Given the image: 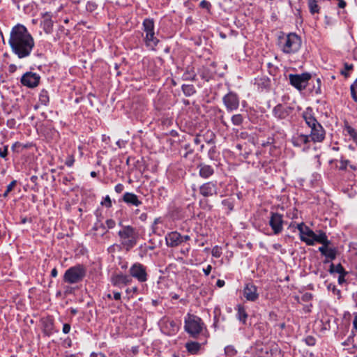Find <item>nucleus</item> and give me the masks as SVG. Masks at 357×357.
Listing matches in <instances>:
<instances>
[{
  "mask_svg": "<svg viewBox=\"0 0 357 357\" xmlns=\"http://www.w3.org/2000/svg\"><path fill=\"white\" fill-rule=\"evenodd\" d=\"M351 93L353 99L357 102V79L351 86Z\"/></svg>",
  "mask_w": 357,
  "mask_h": 357,
  "instance_id": "473e14b6",
  "label": "nucleus"
},
{
  "mask_svg": "<svg viewBox=\"0 0 357 357\" xmlns=\"http://www.w3.org/2000/svg\"><path fill=\"white\" fill-rule=\"evenodd\" d=\"M312 110L307 109L303 114L306 124L311 128L310 139L314 142H321L325 137V131L316 119L312 115Z\"/></svg>",
  "mask_w": 357,
  "mask_h": 357,
  "instance_id": "7ed1b4c3",
  "label": "nucleus"
},
{
  "mask_svg": "<svg viewBox=\"0 0 357 357\" xmlns=\"http://www.w3.org/2000/svg\"><path fill=\"white\" fill-rule=\"evenodd\" d=\"M86 275V268L82 264H77L67 269L63 275V281L73 284L82 282Z\"/></svg>",
  "mask_w": 357,
  "mask_h": 357,
  "instance_id": "39448f33",
  "label": "nucleus"
},
{
  "mask_svg": "<svg viewBox=\"0 0 357 357\" xmlns=\"http://www.w3.org/2000/svg\"><path fill=\"white\" fill-rule=\"evenodd\" d=\"M131 281V279L126 275L119 274L112 278L113 285L120 287L123 284H127Z\"/></svg>",
  "mask_w": 357,
  "mask_h": 357,
  "instance_id": "dca6fc26",
  "label": "nucleus"
},
{
  "mask_svg": "<svg viewBox=\"0 0 357 357\" xmlns=\"http://www.w3.org/2000/svg\"><path fill=\"white\" fill-rule=\"evenodd\" d=\"M167 270L169 273L172 272V273H176V265L173 264H169L167 267Z\"/></svg>",
  "mask_w": 357,
  "mask_h": 357,
  "instance_id": "603ef678",
  "label": "nucleus"
},
{
  "mask_svg": "<svg viewBox=\"0 0 357 357\" xmlns=\"http://www.w3.org/2000/svg\"><path fill=\"white\" fill-rule=\"evenodd\" d=\"M213 174V169L206 165H201L199 168V175L202 178H207Z\"/></svg>",
  "mask_w": 357,
  "mask_h": 357,
  "instance_id": "412c9836",
  "label": "nucleus"
},
{
  "mask_svg": "<svg viewBox=\"0 0 357 357\" xmlns=\"http://www.w3.org/2000/svg\"><path fill=\"white\" fill-rule=\"evenodd\" d=\"M66 357H77V354H68L66 355Z\"/></svg>",
  "mask_w": 357,
  "mask_h": 357,
  "instance_id": "774afa93",
  "label": "nucleus"
},
{
  "mask_svg": "<svg viewBox=\"0 0 357 357\" xmlns=\"http://www.w3.org/2000/svg\"><path fill=\"white\" fill-rule=\"evenodd\" d=\"M165 239L168 246L176 247L178 245V233L170 232L166 236Z\"/></svg>",
  "mask_w": 357,
  "mask_h": 357,
  "instance_id": "a211bd4d",
  "label": "nucleus"
},
{
  "mask_svg": "<svg viewBox=\"0 0 357 357\" xmlns=\"http://www.w3.org/2000/svg\"><path fill=\"white\" fill-rule=\"evenodd\" d=\"M307 5L311 14L319 13V6L317 4V0H308Z\"/></svg>",
  "mask_w": 357,
  "mask_h": 357,
  "instance_id": "a878e982",
  "label": "nucleus"
},
{
  "mask_svg": "<svg viewBox=\"0 0 357 357\" xmlns=\"http://www.w3.org/2000/svg\"><path fill=\"white\" fill-rule=\"evenodd\" d=\"M348 132L349 133V135L352 137L354 142L357 145V133H356V132L351 128H348Z\"/></svg>",
  "mask_w": 357,
  "mask_h": 357,
  "instance_id": "ea45409f",
  "label": "nucleus"
},
{
  "mask_svg": "<svg viewBox=\"0 0 357 357\" xmlns=\"http://www.w3.org/2000/svg\"><path fill=\"white\" fill-rule=\"evenodd\" d=\"M114 298L116 301H119L121 299V293L119 292H114Z\"/></svg>",
  "mask_w": 357,
  "mask_h": 357,
  "instance_id": "680f3d73",
  "label": "nucleus"
},
{
  "mask_svg": "<svg viewBox=\"0 0 357 357\" xmlns=\"http://www.w3.org/2000/svg\"><path fill=\"white\" fill-rule=\"evenodd\" d=\"M75 162V158H74V156L72 155H69L67 158H66V160L65 162V164L68 166V167H72L73 165Z\"/></svg>",
  "mask_w": 357,
  "mask_h": 357,
  "instance_id": "a19ab883",
  "label": "nucleus"
},
{
  "mask_svg": "<svg viewBox=\"0 0 357 357\" xmlns=\"http://www.w3.org/2000/svg\"><path fill=\"white\" fill-rule=\"evenodd\" d=\"M292 109L289 107H284L281 105H278L273 109V114L275 117L280 119H286L291 112Z\"/></svg>",
  "mask_w": 357,
  "mask_h": 357,
  "instance_id": "2eb2a0df",
  "label": "nucleus"
},
{
  "mask_svg": "<svg viewBox=\"0 0 357 357\" xmlns=\"http://www.w3.org/2000/svg\"><path fill=\"white\" fill-rule=\"evenodd\" d=\"M216 284L219 287H222L225 285V281L222 280H218L216 282Z\"/></svg>",
  "mask_w": 357,
  "mask_h": 357,
  "instance_id": "052dcab7",
  "label": "nucleus"
},
{
  "mask_svg": "<svg viewBox=\"0 0 357 357\" xmlns=\"http://www.w3.org/2000/svg\"><path fill=\"white\" fill-rule=\"evenodd\" d=\"M347 274H342V275H340L339 278H338V282L340 284H342L344 282V276L346 275Z\"/></svg>",
  "mask_w": 357,
  "mask_h": 357,
  "instance_id": "13d9d810",
  "label": "nucleus"
},
{
  "mask_svg": "<svg viewBox=\"0 0 357 357\" xmlns=\"http://www.w3.org/2000/svg\"><path fill=\"white\" fill-rule=\"evenodd\" d=\"M222 254L221 249L218 246H215L212 250V255L216 258L220 257Z\"/></svg>",
  "mask_w": 357,
  "mask_h": 357,
  "instance_id": "4c0bfd02",
  "label": "nucleus"
},
{
  "mask_svg": "<svg viewBox=\"0 0 357 357\" xmlns=\"http://www.w3.org/2000/svg\"><path fill=\"white\" fill-rule=\"evenodd\" d=\"M182 89H183V93L186 96H191L192 94H193L195 93V89L191 85H185V84H183L182 86Z\"/></svg>",
  "mask_w": 357,
  "mask_h": 357,
  "instance_id": "7c9ffc66",
  "label": "nucleus"
},
{
  "mask_svg": "<svg viewBox=\"0 0 357 357\" xmlns=\"http://www.w3.org/2000/svg\"><path fill=\"white\" fill-rule=\"evenodd\" d=\"M7 124L8 126L12 127L13 126H14L15 124V121L14 119H10V120L8 121Z\"/></svg>",
  "mask_w": 357,
  "mask_h": 357,
  "instance_id": "e2e57ef3",
  "label": "nucleus"
},
{
  "mask_svg": "<svg viewBox=\"0 0 357 357\" xmlns=\"http://www.w3.org/2000/svg\"><path fill=\"white\" fill-rule=\"evenodd\" d=\"M123 189H124V186H123V184H121V183H119V184H117V185L115 186V188H114V190H115V191H116L117 193H121V192H123Z\"/></svg>",
  "mask_w": 357,
  "mask_h": 357,
  "instance_id": "8fccbe9b",
  "label": "nucleus"
},
{
  "mask_svg": "<svg viewBox=\"0 0 357 357\" xmlns=\"http://www.w3.org/2000/svg\"><path fill=\"white\" fill-rule=\"evenodd\" d=\"M319 242L322 244H329L330 241L328 240L325 233H321L319 235L316 234L314 242Z\"/></svg>",
  "mask_w": 357,
  "mask_h": 357,
  "instance_id": "c85d7f7f",
  "label": "nucleus"
},
{
  "mask_svg": "<svg viewBox=\"0 0 357 357\" xmlns=\"http://www.w3.org/2000/svg\"><path fill=\"white\" fill-rule=\"evenodd\" d=\"M70 331V325L68 324H64L63 326L62 331L65 334H68Z\"/></svg>",
  "mask_w": 357,
  "mask_h": 357,
  "instance_id": "3c124183",
  "label": "nucleus"
},
{
  "mask_svg": "<svg viewBox=\"0 0 357 357\" xmlns=\"http://www.w3.org/2000/svg\"><path fill=\"white\" fill-rule=\"evenodd\" d=\"M225 352L227 357H232L236 354L235 349L231 346L226 347L225 349Z\"/></svg>",
  "mask_w": 357,
  "mask_h": 357,
  "instance_id": "c9c22d12",
  "label": "nucleus"
},
{
  "mask_svg": "<svg viewBox=\"0 0 357 357\" xmlns=\"http://www.w3.org/2000/svg\"><path fill=\"white\" fill-rule=\"evenodd\" d=\"M218 188L216 183L208 182L199 188V192L204 197L213 196L217 194Z\"/></svg>",
  "mask_w": 357,
  "mask_h": 357,
  "instance_id": "f8f14e48",
  "label": "nucleus"
},
{
  "mask_svg": "<svg viewBox=\"0 0 357 357\" xmlns=\"http://www.w3.org/2000/svg\"><path fill=\"white\" fill-rule=\"evenodd\" d=\"M39 100L41 104L46 105L49 102V97L47 92H42L40 94Z\"/></svg>",
  "mask_w": 357,
  "mask_h": 357,
  "instance_id": "f704fd0d",
  "label": "nucleus"
},
{
  "mask_svg": "<svg viewBox=\"0 0 357 357\" xmlns=\"http://www.w3.org/2000/svg\"><path fill=\"white\" fill-rule=\"evenodd\" d=\"M316 84H314L313 88L317 94H319L321 93V79L320 78H317L315 79Z\"/></svg>",
  "mask_w": 357,
  "mask_h": 357,
  "instance_id": "e433bc0d",
  "label": "nucleus"
},
{
  "mask_svg": "<svg viewBox=\"0 0 357 357\" xmlns=\"http://www.w3.org/2000/svg\"><path fill=\"white\" fill-rule=\"evenodd\" d=\"M144 41L146 45L151 49H153L158 43V38L155 36V31L146 34Z\"/></svg>",
  "mask_w": 357,
  "mask_h": 357,
  "instance_id": "6ab92c4d",
  "label": "nucleus"
},
{
  "mask_svg": "<svg viewBox=\"0 0 357 357\" xmlns=\"http://www.w3.org/2000/svg\"><path fill=\"white\" fill-rule=\"evenodd\" d=\"M200 344L197 342H189L186 343L185 347L191 354H196L200 349Z\"/></svg>",
  "mask_w": 357,
  "mask_h": 357,
  "instance_id": "5701e85b",
  "label": "nucleus"
},
{
  "mask_svg": "<svg viewBox=\"0 0 357 357\" xmlns=\"http://www.w3.org/2000/svg\"><path fill=\"white\" fill-rule=\"evenodd\" d=\"M142 26L143 31L146 33V34L154 31V22L153 20L151 19H145L143 22Z\"/></svg>",
  "mask_w": 357,
  "mask_h": 357,
  "instance_id": "4be33fe9",
  "label": "nucleus"
},
{
  "mask_svg": "<svg viewBox=\"0 0 357 357\" xmlns=\"http://www.w3.org/2000/svg\"><path fill=\"white\" fill-rule=\"evenodd\" d=\"M237 319L242 322L243 324H245L246 319L248 317V314L245 312V310L243 307L238 305V312L236 314Z\"/></svg>",
  "mask_w": 357,
  "mask_h": 357,
  "instance_id": "393cba45",
  "label": "nucleus"
},
{
  "mask_svg": "<svg viewBox=\"0 0 357 357\" xmlns=\"http://www.w3.org/2000/svg\"><path fill=\"white\" fill-rule=\"evenodd\" d=\"M204 327V323L197 316L193 314H188L185 319L184 328L185 331L192 337L199 335Z\"/></svg>",
  "mask_w": 357,
  "mask_h": 357,
  "instance_id": "423d86ee",
  "label": "nucleus"
},
{
  "mask_svg": "<svg viewBox=\"0 0 357 357\" xmlns=\"http://www.w3.org/2000/svg\"><path fill=\"white\" fill-rule=\"evenodd\" d=\"M8 154V146H4L3 148H0V157L5 158Z\"/></svg>",
  "mask_w": 357,
  "mask_h": 357,
  "instance_id": "c03bdc74",
  "label": "nucleus"
},
{
  "mask_svg": "<svg viewBox=\"0 0 357 357\" xmlns=\"http://www.w3.org/2000/svg\"><path fill=\"white\" fill-rule=\"evenodd\" d=\"M189 238L188 236H181L180 235V243H181L183 241H187Z\"/></svg>",
  "mask_w": 357,
  "mask_h": 357,
  "instance_id": "69168bd1",
  "label": "nucleus"
},
{
  "mask_svg": "<svg viewBox=\"0 0 357 357\" xmlns=\"http://www.w3.org/2000/svg\"><path fill=\"white\" fill-rule=\"evenodd\" d=\"M328 245L329 244H323V245L321 247H319V251L323 255H324V254L326 253V252L327 251V250L328 249Z\"/></svg>",
  "mask_w": 357,
  "mask_h": 357,
  "instance_id": "de8ad7c7",
  "label": "nucleus"
},
{
  "mask_svg": "<svg viewBox=\"0 0 357 357\" xmlns=\"http://www.w3.org/2000/svg\"><path fill=\"white\" fill-rule=\"evenodd\" d=\"M337 250L335 248H328L326 253L324 254V256L327 258L333 260L336 257Z\"/></svg>",
  "mask_w": 357,
  "mask_h": 357,
  "instance_id": "c756f323",
  "label": "nucleus"
},
{
  "mask_svg": "<svg viewBox=\"0 0 357 357\" xmlns=\"http://www.w3.org/2000/svg\"><path fill=\"white\" fill-rule=\"evenodd\" d=\"M304 238H301L302 241L305 242L307 245H312L314 243V239L316 237V234L312 230L306 235H305Z\"/></svg>",
  "mask_w": 357,
  "mask_h": 357,
  "instance_id": "b1692460",
  "label": "nucleus"
},
{
  "mask_svg": "<svg viewBox=\"0 0 357 357\" xmlns=\"http://www.w3.org/2000/svg\"><path fill=\"white\" fill-rule=\"evenodd\" d=\"M8 45L12 52L17 58L24 59L31 55L35 42L26 27L23 24H17L10 30Z\"/></svg>",
  "mask_w": 357,
  "mask_h": 357,
  "instance_id": "f257e3e1",
  "label": "nucleus"
},
{
  "mask_svg": "<svg viewBox=\"0 0 357 357\" xmlns=\"http://www.w3.org/2000/svg\"><path fill=\"white\" fill-rule=\"evenodd\" d=\"M130 275L136 278L140 282H144L148 279L146 267L140 263H135L130 268Z\"/></svg>",
  "mask_w": 357,
  "mask_h": 357,
  "instance_id": "6e6552de",
  "label": "nucleus"
},
{
  "mask_svg": "<svg viewBox=\"0 0 357 357\" xmlns=\"http://www.w3.org/2000/svg\"><path fill=\"white\" fill-rule=\"evenodd\" d=\"M310 140L309 135L301 134L294 137L292 139V142L296 146H301L302 145L307 144Z\"/></svg>",
  "mask_w": 357,
  "mask_h": 357,
  "instance_id": "aec40b11",
  "label": "nucleus"
},
{
  "mask_svg": "<svg viewBox=\"0 0 357 357\" xmlns=\"http://www.w3.org/2000/svg\"><path fill=\"white\" fill-rule=\"evenodd\" d=\"M305 342L310 346H313L315 344V339L312 336H308L305 338Z\"/></svg>",
  "mask_w": 357,
  "mask_h": 357,
  "instance_id": "49530a36",
  "label": "nucleus"
},
{
  "mask_svg": "<svg viewBox=\"0 0 357 357\" xmlns=\"http://www.w3.org/2000/svg\"><path fill=\"white\" fill-rule=\"evenodd\" d=\"M91 357H105V356L102 353L96 354V353L93 352L91 354Z\"/></svg>",
  "mask_w": 357,
  "mask_h": 357,
  "instance_id": "6e6d98bb",
  "label": "nucleus"
},
{
  "mask_svg": "<svg viewBox=\"0 0 357 357\" xmlns=\"http://www.w3.org/2000/svg\"><path fill=\"white\" fill-rule=\"evenodd\" d=\"M200 6L202 8H206V9H208L211 6V3L206 1V0H203L200 2Z\"/></svg>",
  "mask_w": 357,
  "mask_h": 357,
  "instance_id": "09e8293b",
  "label": "nucleus"
},
{
  "mask_svg": "<svg viewBox=\"0 0 357 357\" xmlns=\"http://www.w3.org/2000/svg\"><path fill=\"white\" fill-rule=\"evenodd\" d=\"M123 200L128 204H132L138 206L142 204V202L139 200L137 196L132 192H126L123 195Z\"/></svg>",
  "mask_w": 357,
  "mask_h": 357,
  "instance_id": "f3484780",
  "label": "nucleus"
},
{
  "mask_svg": "<svg viewBox=\"0 0 357 357\" xmlns=\"http://www.w3.org/2000/svg\"><path fill=\"white\" fill-rule=\"evenodd\" d=\"M102 205L105 206L107 208H110L112 206V201L109 195H107L104 200L101 202Z\"/></svg>",
  "mask_w": 357,
  "mask_h": 357,
  "instance_id": "58836bf2",
  "label": "nucleus"
},
{
  "mask_svg": "<svg viewBox=\"0 0 357 357\" xmlns=\"http://www.w3.org/2000/svg\"><path fill=\"white\" fill-rule=\"evenodd\" d=\"M338 2V6L341 8H344L346 6V2L344 0H337Z\"/></svg>",
  "mask_w": 357,
  "mask_h": 357,
  "instance_id": "5fc2aeb1",
  "label": "nucleus"
},
{
  "mask_svg": "<svg viewBox=\"0 0 357 357\" xmlns=\"http://www.w3.org/2000/svg\"><path fill=\"white\" fill-rule=\"evenodd\" d=\"M195 75L193 70H188L187 73L183 75V79H192L195 77Z\"/></svg>",
  "mask_w": 357,
  "mask_h": 357,
  "instance_id": "79ce46f5",
  "label": "nucleus"
},
{
  "mask_svg": "<svg viewBox=\"0 0 357 357\" xmlns=\"http://www.w3.org/2000/svg\"><path fill=\"white\" fill-rule=\"evenodd\" d=\"M40 76L36 73H26L21 79V82L24 86H26L29 88H33L39 84Z\"/></svg>",
  "mask_w": 357,
  "mask_h": 357,
  "instance_id": "9b49d317",
  "label": "nucleus"
},
{
  "mask_svg": "<svg viewBox=\"0 0 357 357\" xmlns=\"http://www.w3.org/2000/svg\"><path fill=\"white\" fill-rule=\"evenodd\" d=\"M301 38L293 33L280 36L278 39V46L286 54H296L301 49Z\"/></svg>",
  "mask_w": 357,
  "mask_h": 357,
  "instance_id": "f03ea898",
  "label": "nucleus"
},
{
  "mask_svg": "<svg viewBox=\"0 0 357 357\" xmlns=\"http://www.w3.org/2000/svg\"><path fill=\"white\" fill-rule=\"evenodd\" d=\"M116 145L119 147V148H123L125 145V142L123 141V140H118L116 142Z\"/></svg>",
  "mask_w": 357,
  "mask_h": 357,
  "instance_id": "bf43d9fd",
  "label": "nucleus"
},
{
  "mask_svg": "<svg viewBox=\"0 0 357 357\" xmlns=\"http://www.w3.org/2000/svg\"><path fill=\"white\" fill-rule=\"evenodd\" d=\"M105 223L108 229H113L116 225V222L113 219H107Z\"/></svg>",
  "mask_w": 357,
  "mask_h": 357,
  "instance_id": "37998d69",
  "label": "nucleus"
},
{
  "mask_svg": "<svg viewBox=\"0 0 357 357\" xmlns=\"http://www.w3.org/2000/svg\"><path fill=\"white\" fill-rule=\"evenodd\" d=\"M296 228L298 229V230L300 232V238H304V236H305V235H306V234H307V232L312 231V229H310L307 226H306L303 222L298 224L296 226Z\"/></svg>",
  "mask_w": 357,
  "mask_h": 357,
  "instance_id": "bb28decb",
  "label": "nucleus"
},
{
  "mask_svg": "<svg viewBox=\"0 0 357 357\" xmlns=\"http://www.w3.org/2000/svg\"><path fill=\"white\" fill-rule=\"evenodd\" d=\"M40 26L47 34H50L53 30V21L52 15L49 13L43 14Z\"/></svg>",
  "mask_w": 357,
  "mask_h": 357,
  "instance_id": "ddd939ff",
  "label": "nucleus"
},
{
  "mask_svg": "<svg viewBox=\"0 0 357 357\" xmlns=\"http://www.w3.org/2000/svg\"><path fill=\"white\" fill-rule=\"evenodd\" d=\"M223 102L229 112L236 110L239 106V100L236 94L229 93L223 98Z\"/></svg>",
  "mask_w": 357,
  "mask_h": 357,
  "instance_id": "1a4fd4ad",
  "label": "nucleus"
},
{
  "mask_svg": "<svg viewBox=\"0 0 357 357\" xmlns=\"http://www.w3.org/2000/svg\"><path fill=\"white\" fill-rule=\"evenodd\" d=\"M243 294L245 298L248 301H255L258 298V294L257 292V287L252 284H248L245 286L243 290Z\"/></svg>",
  "mask_w": 357,
  "mask_h": 357,
  "instance_id": "4468645a",
  "label": "nucleus"
},
{
  "mask_svg": "<svg viewBox=\"0 0 357 357\" xmlns=\"http://www.w3.org/2000/svg\"><path fill=\"white\" fill-rule=\"evenodd\" d=\"M310 79L311 75L307 73L301 75H289V81L291 84L299 91L305 89L308 81Z\"/></svg>",
  "mask_w": 357,
  "mask_h": 357,
  "instance_id": "0eeeda50",
  "label": "nucleus"
},
{
  "mask_svg": "<svg viewBox=\"0 0 357 357\" xmlns=\"http://www.w3.org/2000/svg\"><path fill=\"white\" fill-rule=\"evenodd\" d=\"M58 275V271L56 268H54L51 271V276L53 278H56Z\"/></svg>",
  "mask_w": 357,
  "mask_h": 357,
  "instance_id": "4d7b16f0",
  "label": "nucleus"
},
{
  "mask_svg": "<svg viewBox=\"0 0 357 357\" xmlns=\"http://www.w3.org/2000/svg\"><path fill=\"white\" fill-rule=\"evenodd\" d=\"M330 272L337 273L340 275L347 274V272L344 271V268L340 264H337V266H335L333 264H332L330 266Z\"/></svg>",
  "mask_w": 357,
  "mask_h": 357,
  "instance_id": "cd10ccee",
  "label": "nucleus"
},
{
  "mask_svg": "<svg viewBox=\"0 0 357 357\" xmlns=\"http://www.w3.org/2000/svg\"><path fill=\"white\" fill-rule=\"evenodd\" d=\"M121 245L127 251L133 248L137 243L139 234L132 226H123L118 232Z\"/></svg>",
  "mask_w": 357,
  "mask_h": 357,
  "instance_id": "20e7f679",
  "label": "nucleus"
},
{
  "mask_svg": "<svg viewBox=\"0 0 357 357\" xmlns=\"http://www.w3.org/2000/svg\"><path fill=\"white\" fill-rule=\"evenodd\" d=\"M17 181L13 180L10 183L9 185H7L6 190L4 192L3 197H8V194L14 189V188L16 186Z\"/></svg>",
  "mask_w": 357,
  "mask_h": 357,
  "instance_id": "2f4dec72",
  "label": "nucleus"
},
{
  "mask_svg": "<svg viewBox=\"0 0 357 357\" xmlns=\"http://www.w3.org/2000/svg\"><path fill=\"white\" fill-rule=\"evenodd\" d=\"M340 166H339V168L340 169H345L348 165V164L349 163V161L348 160H340Z\"/></svg>",
  "mask_w": 357,
  "mask_h": 357,
  "instance_id": "a18cd8bd",
  "label": "nucleus"
},
{
  "mask_svg": "<svg viewBox=\"0 0 357 357\" xmlns=\"http://www.w3.org/2000/svg\"><path fill=\"white\" fill-rule=\"evenodd\" d=\"M354 328L357 331V315L355 316L354 320L353 321Z\"/></svg>",
  "mask_w": 357,
  "mask_h": 357,
  "instance_id": "0e129e2a",
  "label": "nucleus"
},
{
  "mask_svg": "<svg viewBox=\"0 0 357 357\" xmlns=\"http://www.w3.org/2000/svg\"><path fill=\"white\" fill-rule=\"evenodd\" d=\"M212 269V267L211 265H208L207 267L206 268H204V272L205 273L206 275H208L209 273H211V271Z\"/></svg>",
  "mask_w": 357,
  "mask_h": 357,
  "instance_id": "864d4df0",
  "label": "nucleus"
},
{
  "mask_svg": "<svg viewBox=\"0 0 357 357\" xmlns=\"http://www.w3.org/2000/svg\"><path fill=\"white\" fill-rule=\"evenodd\" d=\"M243 117L241 114H235L231 118L232 123L236 126H240L243 122Z\"/></svg>",
  "mask_w": 357,
  "mask_h": 357,
  "instance_id": "72a5a7b5",
  "label": "nucleus"
},
{
  "mask_svg": "<svg viewBox=\"0 0 357 357\" xmlns=\"http://www.w3.org/2000/svg\"><path fill=\"white\" fill-rule=\"evenodd\" d=\"M345 68H346V70H351L352 68V66L346 64L345 65Z\"/></svg>",
  "mask_w": 357,
  "mask_h": 357,
  "instance_id": "338daca9",
  "label": "nucleus"
},
{
  "mask_svg": "<svg viewBox=\"0 0 357 357\" xmlns=\"http://www.w3.org/2000/svg\"><path fill=\"white\" fill-rule=\"evenodd\" d=\"M269 225L275 234H278L282 231L283 220L282 215L277 213H272L269 221Z\"/></svg>",
  "mask_w": 357,
  "mask_h": 357,
  "instance_id": "9d476101",
  "label": "nucleus"
}]
</instances>
